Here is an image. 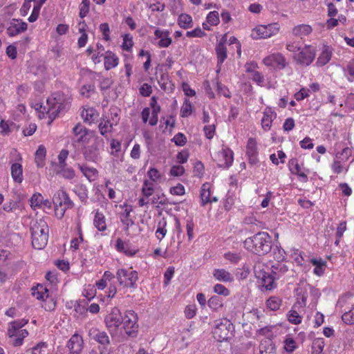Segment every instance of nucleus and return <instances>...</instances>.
I'll return each mask as SVG.
<instances>
[{"instance_id":"nucleus-38","label":"nucleus","mask_w":354,"mask_h":354,"mask_svg":"<svg viewBox=\"0 0 354 354\" xmlns=\"http://www.w3.org/2000/svg\"><path fill=\"white\" fill-rule=\"evenodd\" d=\"M158 84L160 85V88L164 90L165 91H169L170 89H172L173 84H171V82L169 80V75L167 73H162L160 78L158 80Z\"/></svg>"},{"instance_id":"nucleus-16","label":"nucleus","mask_w":354,"mask_h":354,"mask_svg":"<svg viewBox=\"0 0 354 354\" xmlns=\"http://www.w3.org/2000/svg\"><path fill=\"white\" fill-rule=\"evenodd\" d=\"M226 35H225L219 43L216 45L215 50L217 56V70L216 72L219 73L221 67L225 59L227 58V48L225 46Z\"/></svg>"},{"instance_id":"nucleus-42","label":"nucleus","mask_w":354,"mask_h":354,"mask_svg":"<svg viewBox=\"0 0 354 354\" xmlns=\"http://www.w3.org/2000/svg\"><path fill=\"white\" fill-rule=\"evenodd\" d=\"M167 221L165 218H162L158 223V227L156 231V236L158 239L161 241L167 234Z\"/></svg>"},{"instance_id":"nucleus-7","label":"nucleus","mask_w":354,"mask_h":354,"mask_svg":"<svg viewBox=\"0 0 354 354\" xmlns=\"http://www.w3.org/2000/svg\"><path fill=\"white\" fill-rule=\"evenodd\" d=\"M116 277L120 285L125 288H134L138 279V274L135 270L121 268L118 270Z\"/></svg>"},{"instance_id":"nucleus-26","label":"nucleus","mask_w":354,"mask_h":354,"mask_svg":"<svg viewBox=\"0 0 354 354\" xmlns=\"http://www.w3.org/2000/svg\"><path fill=\"white\" fill-rule=\"evenodd\" d=\"M210 185L207 183H204L201 189V205L204 206L208 203L216 202L218 201L216 196L211 198Z\"/></svg>"},{"instance_id":"nucleus-52","label":"nucleus","mask_w":354,"mask_h":354,"mask_svg":"<svg viewBox=\"0 0 354 354\" xmlns=\"http://www.w3.org/2000/svg\"><path fill=\"white\" fill-rule=\"evenodd\" d=\"M133 46V37L129 34H126L123 37V43L122 48L123 50L129 51Z\"/></svg>"},{"instance_id":"nucleus-36","label":"nucleus","mask_w":354,"mask_h":354,"mask_svg":"<svg viewBox=\"0 0 354 354\" xmlns=\"http://www.w3.org/2000/svg\"><path fill=\"white\" fill-rule=\"evenodd\" d=\"M178 24L184 29L192 28L193 26L192 17L185 13L181 14L178 17Z\"/></svg>"},{"instance_id":"nucleus-40","label":"nucleus","mask_w":354,"mask_h":354,"mask_svg":"<svg viewBox=\"0 0 354 354\" xmlns=\"http://www.w3.org/2000/svg\"><path fill=\"white\" fill-rule=\"evenodd\" d=\"M28 332L26 329L15 333L13 336H9L12 339V344L15 346H20L23 344L24 339L27 337Z\"/></svg>"},{"instance_id":"nucleus-19","label":"nucleus","mask_w":354,"mask_h":354,"mask_svg":"<svg viewBox=\"0 0 354 354\" xmlns=\"http://www.w3.org/2000/svg\"><path fill=\"white\" fill-rule=\"evenodd\" d=\"M73 133L78 143H87L89 140V130L81 123H77L73 129Z\"/></svg>"},{"instance_id":"nucleus-62","label":"nucleus","mask_w":354,"mask_h":354,"mask_svg":"<svg viewBox=\"0 0 354 354\" xmlns=\"http://www.w3.org/2000/svg\"><path fill=\"white\" fill-rule=\"evenodd\" d=\"M214 291L215 293L220 295L228 296L230 295V290L220 283H217L214 286Z\"/></svg>"},{"instance_id":"nucleus-45","label":"nucleus","mask_w":354,"mask_h":354,"mask_svg":"<svg viewBox=\"0 0 354 354\" xmlns=\"http://www.w3.org/2000/svg\"><path fill=\"white\" fill-rule=\"evenodd\" d=\"M113 124L109 120L103 119L99 124V129L101 135L105 136L107 133L111 132L113 129Z\"/></svg>"},{"instance_id":"nucleus-61","label":"nucleus","mask_w":354,"mask_h":354,"mask_svg":"<svg viewBox=\"0 0 354 354\" xmlns=\"http://www.w3.org/2000/svg\"><path fill=\"white\" fill-rule=\"evenodd\" d=\"M100 30L102 32L103 35V39L105 41L110 40V28L109 25L107 23H102L100 25Z\"/></svg>"},{"instance_id":"nucleus-27","label":"nucleus","mask_w":354,"mask_h":354,"mask_svg":"<svg viewBox=\"0 0 354 354\" xmlns=\"http://www.w3.org/2000/svg\"><path fill=\"white\" fill-rule=\"evenodd\" d=\"M214 277L221 282H232L234 281L233 275L228 271L223 268H217L213 271Z\"/></svg>"},{"instance_id":"nucleus-8","label":"nucleus","mask_w":354,"mask_h":354,"mask_svg":"<svg viewBox=\"0 0 354 354\" xmlns=\"http://www.w3.org/2000/svg\"><path fill=\"white\" fill-rule=\"evenodd\" d=\"M232 324L230 320L223 319L219 320L215 325L212 333L214 339L218 342H223L230 337Z\"/></svg>"},{"instance_id":"nucleus-5","label":"nucleus","mask_w":354,"mask_h":354,"mask_svg":"<svg viewBox=\"0 0 354 354\" xmlns=\"http://www.w3.org/2000/svg\"><path fill=\"white\" fill-rule=\"evenodd\" d=\"M53 203L55 206V215L59 219L64 216L66 209L74 207V203L64 189L55 192L53 197Z\"/></svg>"},{"instance_id":"nucleus-63","label":"nucleus","mask_w":354,"mask_h":354,"mask_svg":"<svg viewBox=\"0 0 354 354\" xmlns=\"http://www.w3.org/2000/svg\"><path fill=\"white\" fill-rule=\"evenodd\" d=\"M170 193L172 195L182 196L185 194V187L182 184L178 183L176 186L170 188Z\"/></svg>"},{"instance_id":"nucleus-55","label":"nucleus","mask_w":354,"mask_h":354,"mask_svg":"<svg viewBox=\"0 0 354 354\" xmlns=\"http://www.w3.org/2000/svg\"><path fill=\"white\" fill-rule=\"evenodd\" d=\"M216 91L218 93L221 95H223L227 98L231 97V93L227 88V87L221 84L220 82H218V80L216 81Z\"/></svg>"},{"instance_id":"nucleus-3","label":"nucleus","mask_w":354,"mask_h":354,"mask_svg":"<svg viewBox=\"0 0 354 354\" xmlns=\"http://www.w3.org/2000/svg\"><path fill=\"white\" fill-rule=\"evenodd\" d=\"M32 245L37 250L43 249L48 243L49 227L43 219H35L30 222Z\"/></svg>"},{"instance_id":"nucleus-64","label":"nucleus","mask_w":354,"mask_h":354,"mask_svg":"<svg viewBox=\"0 0 354 354\" xmlns=\"http://www.w3.org/2000/svg\"><path fill=\"white\" fill-rule=\"evenodd\" d=\"M215 129L216 127L214 124L212 125H207L205 126L203 128V131L205 133V135L207 139H212L215 133Z\"/></svg>"},{"instance_id":"nucleus-20","label":"nucleus","mask_w":354,"mask_h":354,"mask_svg":"<svg viewBox=\"0 0 354 354\" xmlns=\"http://www.w3.org/2000/svg\"><path fill=\"white\" fill-rule=\"evenodd\" d=\"M88 335L92 339L104 346L110 344L109 337L104 331H101L96 328H92L88 331Z\"/></svg>"},{"instance_id":"nucleus-10","label":"nucleus","mask_w":354,"mask_h":354,"mask_svg":"<svg viewBox=\"0 0 354 354\" xmlns=\"http://www.w3.org/2000/svg\"><path fill=\"white\" fill-rule=\"evenodd\" d=\"M308 292L302 288H297L295 290V301L293 304L292 310H297L307 307L308 308H313L315 304L307 305Z\"/></svg>"},{"instance_id":"nucleus-33","label":"nucleus","mask_w":354,"mask_h":354,"mask_svg":"<svg viewBox=\"0 0 354 354\" xmlns=\"http://www.w3.org/2000/svg\"><path fill=\"white\" fill-rule=\"evenodd\" d=\"M115 248L118 252H123L129 257L133 256L137 252L135 249H131L130 245L128 243H124L120 238L116 241Z\"/></svg>"},{"instance_id":"nucleus-13","label":"nucleus","mask_w":354,"mask_h":354,"mask_svg":"<svg viewBox=\"0 0 354 354\" xmlns=\"http://www.w3.org/2000/svg\"><path fill=\"white\" fill-rule=\"evenodd\" d=\"M100 140L96 139L91 145L85 147L82 153L86 160L89 162H97L100 157L99 149Z\"/></svg>"},{"instance_id":"nucleus-46","label":"nucleus","mask_w":354,"mask_h":354,"mask_svg":"<svg viewBox=\"0 0 354 354\" xmlns=\"http://www.w3.org/2000/svg\"><path fill=\"white\" fill-rule=\"evenodd\" d=\"M154 191V185L153 183L150 182L148 180H145L143 183V186L142 188V194L146 197L151 196Z\"/></svg>"},{"instance_id":"nucleus-54","label":"nucleus","mask_w":354,"mask_h":354,"mask_svg":"<svg viewBox=\"0 0 354 354\" xmlns=\"http://www.w3.org/2000/svg\"><path fill=\"white\" fill-rule=\"evenodd\" d=\"M296 342L290 337L284 340V348L287 352H293L297 348Z\"/></svg>"},{"instance_id":"nucleus-48","label":"nucleus","mask_w":354,"mask_h":354,"mask_svg":"<svg viewBox=\"0 0 354 354\" xmlns=\"http://www.w3.org/2000/svg\"><path fill=\"white\" fill-rule=\"evenodd\" d=\"M352 154V149L349 147H345L342 149L341 152H338L335 155V158L337 159H339V160L342 162L347 161L349 157Z\"/></svg>"},{"instance_id":"nucleus-41","label":"nucleus","mask_w":354,"mask_h":354,"mask_svg":"<svg viewBox=\"0 0 354 354\" xmlns=\"http://www.w3.org/2000/svg\"><path fill=\"white\" fill-rule=\"evenodd\" d=\"M324 346L325 342L323 338H317L314 339L312 344L311 354H324L323 353Z\"/></svg>"},{"instance_id":"nucleus-50","label":"nucleus","mask_w":354,"mask_h":354,"mask_svg":"<svg viewBox=\"0 0 354 354\" xmlns=\"http://www.w3.org/2000/svg\"><path fill=\"white\" fill-rule=\"evenodd\" d=\"M60 170L57 172L58 174H60L62 177H64L66 179H72L75 176V171L73 168H66L64 167H59Z\"/></svg>"},{"instance_id":"nucleus-6","label":"nucleus","mask_w":354,"mask_h":354,"mask_svg":"<svg viewBox=\"0 0 354 354\" xmlns=\"http://www.w3.org/2000/svg\"><path fill=\"white\" fill-rule=\"evenodd\" d=\"M137 316L134 311H123L121 322L122 328L129 337H136L138 334Z\"/></svg>"},{"instance_id":"nucleus-9","label":"nucleus","mask_w":354,"mask_h":354,"mask_svg":"<svg viewBox=\"0 0 354 354\" xmlns=\"http://www.w3.org/2000/svg\"><path fill=\"white\" fill-rule=\"evenodd\" d=\"M316 56L315 48L310 45H305L298 53L294 55V59L297 64L308 66L314 61Z\"/></svg>"},{"instance_id":"nucleus-14","label":"nucleus","mask_w":354,"mask_h":354,"mask_svg":"<svg viewBox=\"0 0 354 354\" xmlns=\"http://www.w3.org/2000/svg\"><path fill=\"white\" fill-rule=\"evenodd\" d=\"M263 62L266 66L276 67L279 69H283L286 66V59L281 53L272 54L265 57Z\"/></svg>"},{"instance_id":"nucleus-21","label":"nucleus","mask_w":354,"mask_h":354,"mask_svg":"<svg viewBox=\"0 0 354 354\" xmlns=\"http://www.w3.org/2000/svg\"><path fill=\"white\" fill-rule=\"evenodd\" d=\"M218 166L223 168L230 167L233 162V152L230 149H223L218 153Z\"/></svg>"},{"instance_id":"nucleus-35","label":"nucleus","mask_w":354,"mask_h":354,"mask_svg":"<svg viewBox=\"0 0 354 354\" xmlns=\"http://www.w3.org/2000/svg\"><path fill=\"white\" fill-rule=\"evenodd\" d=\"M28 323V320L22 319L11 322L8 329V335L13 336L15 333L22 330L21 328Z\"/></svg>"},{"instance_id":"nucleus-23","label":"nucleus","mask_w":354,"mask_h":354,"mask_svg":"<svg viewBox=\"0 0 354 354\" xmlns=\"http://www.w3.org/2000/svg\"><path fill=\"white\" fill-rule=\"evenodd\" d=\"M276 117L277 113L270 107H267L263 111V116L261 119L262 129L264 131H269Z\"/></svg>"},{"instance_id":"nucleus-53","label":"nucleus","mask_w":354,"mask_h":354,"mask_svg":"<svg viewBox=\"0 0 354 354\" xmlns=\"http://www.w3.org/2000/svg\"><path fill=\"white\" fill-rule=\"evenodd\" d=\"M207 22L212 26H216L219 23V15L217 11H212L207 16Z\"/></svg>"},{"instance_id":"nucleus-37","label":"nucleus","mask_w":354,"mask_h":354,"mask_svg":"<svg viewBox=\"0 0 354 354\" xmlns=\"http://www.w3.org/2000/svg\"><path fill=\"white\" fill-rule=\"evenodd\" d=\"M46 154V150L44 145H39L35 152V160L39 167H42L44 165V159Z\"/></svg>"},{"instance_id":"nucleus-44","label":"nucleus","mask_w":354,"mask_h":354,"mask_svg":"<svg viewBox=\"0 0 354 354\" xmlns=\"http://www.w3.org/2000/svg\"><path fill=\"white\" fill-rule=\"evenodd\" d=\"M281 304V299L277 297H270L266 301L268 310H279Z\"/></svg>"},{"instance_id":"nucleus-59","label":"nucleus","mask_w":354,"mask_h":354,"mask_svg":"<svg viewBox=\"0 0 354 354\" xmlns=\"http://www.w3.org/2000/svg\"><path fill=\"white\" fill-rule=\"evenodd\" d=\"M206 35V33L201 28H196L191 31L186 32L187 37H203Z\"/></svg>"},{"instance_id":"nucleus-47","label":"nucleus","mask_w":354,"mask_h":354,"mask_svg":"<svg viewBox=\"0 0 354 354\" xmlns=\"http://www.w3.org/2000/svg\"><path fill=\"white\" fill-rule=\"evenodd\" d=\"M208 306L212 310H217L223 306L221 299L217 295L212 296L208 300Z\"/></svg>"},{"instance_id":"nucleus-29","label":"nucleus","mask_w":354,"mask_h":354,"mask_svg":"<svg viewBox=\"0 0 354 354\" xmlns=\"http://www.w3.org/2000/svg\"><path fill=\"white\" fill-rule=\"evenodd\" d=\"M32 296L35 297L38 300L46 301L48 299V290L46 287L41 284H37L31 288Z\"/></svg>"},{"instance_id":"nucleus-32","label":"nucleus","mask_w":354,"mask_h":354,"mask_svg":"<svg viewBox=\"0 0 354 354\" xmlns=\"http://www.w3.org/2000/svg\"><path fill=\"white\" fill-rule=\"evenodd\" d=\"M10 170L14 182L21 183L24 180L22 165L20 163L15 162L12 164Z\"/></svg>"},{"instance_id":"nucleus-58","label":"nucleus","mask_w":354,"mask_h":354,"mask_svg":"<svg viewBox=\"0 0 354 354\" xmlns=\"http://www.w3.org/2000/svg\"><path fill=\"white\" fill-rule=\"evenodd\" d=\"M172 141L174 142L177 146H184L187 142V138L183 133H178L174 136Z\"/></svg>"},{"instance_id":"nucleus-51","label":"nucleus","mask_w":354,"mask_h":354,"mask_svg":"<svg viewBox=\"0 0 354 354\" xmlns=\"http://www.w3.org/2000/svg\"><path fill=\"white\" fill-rule=\"evenodd\" d=\"M192 104L186 100L180 109V115L183 118L188 117L192 114Z\"/></svg>"},{"instance_id":"nucleus-24","label":"nucleus","mask_w":354,"mask_h":354,"mask_svg":"<svg viewBox=\"0 0 354 354\" xmlns=\"http://www.w3.org/2000/svg\"><path fill=\"white\" fill-rule=\"evenodd\" d=\"M154 35L156 39H160L158 44L160 48H167L171 44L172 39L169 37L170 32L169 30H161L157 28L154 32Z\"/></svg>"},{"instance_id":"nucleus-11","label":"nucleus","mask_w":354,"mask_h":354,"mask_svg":"<svg viewBox=\"0 0 354 354\" xmlns=\"http://www.w3.org/2000/svg\"><path fill=\"white\" fill-rule=\"evenodd\" d=\"M279 25L277 23L268 25H261L255 28V31L259 38H268L278 33Z\"/></svg>"},{"instance_id":"nucleus-31","label":"nucleus","mask_w":354,"mask_h":354,"mask_svg":"<svg viewBox=\"0 0 354 354\" xmlns=\"http://www.w3.org/2000/svg\"><path fill=\"white\" fill-rule=\"evenodd\" d=\"M119 62L118 57L113 52L108 50L104 55V68L109 71L118 66Z\"/></svg>"},{"instance_id":"nucleus-43","label":"nucleus","mask_w":354,"mask_h":354,"mask_svg":"<svg viewBox=\"0 0 354 354\" xmlns=\"http://www.w3.org/2000/svg\"><path fill=\"white\" fill-rule=\"evenodd\" d=\"M78 167L80 171L82 172V174L89 181L93 180L92 178L96 176L98 173L97 170L95 168L88 167L80 165H79Z\"/></svg>"},{"instance_id":"nucleus-49","label":"nucleus","mask_w":354,"mask_h":354,"mask_svg":"<svg viewBox=\"0 0 354 354\" xmlns=\"http://www.w3.org/2000/svg\"><path fill=\"white\" fill-rule=\"evenodd\" d=\"M90 9V0H82L80 5L79 15L82 19H84L89 12Z\"/></svg>"},{"instance_id":"nucleus-2","label":"nucleus","mask_w":354,"mask_h":354,"mask_svg":"<svg viewBox=\"0 0 354 354\" xmlns=\"http://www.w3.org/2000/svg\"><path fill=\"white\" fill-rule=\"evenodd\" d=\"M272 237L266 232H259L243 241L244 248L259 256L265 255L272 249Z\"/></svg>"},{"instance_id":"nucleus-34","label":"nucleus","mask_w":354,"mask_h":354,"mask_svg":"<svg viewBox=\"0 0 354 354\" xmlns=\"http://www.w3.org/2000/svg\"><path fill=\"white\" fill-rule=\"evenodd\" d=\"M99 113L94 108L84 109L82 111V117L84 121L91 124L98 117Z\"/></svg>"},{"instance_id":"nucleus-60","label":"nucleus","mask_w":354,"mask_h":354,"mask_svg":"<svg viewBox=\"0 0 354 354\" xmlns=\"http://www.w3.org/2000/svg\"><path fill=\"white\" fill-rule=\"evenodd\" d=\"M342 319L346 324H354V311H345Z\"/></svg>"},{"instance_id":"nucleus-56","label":"nucleus","mask_w":354,"mask_h":354,"mask_svg":"<svg viewBox=\"0 0 354 354\" xmlns=\"http://www.w3.org/2000/svg\"><path fill=\"white\" fill-rule=\"evenodd\" d=\"M47 348L45 342H40L30 349L31 354H44Z\"/></svg>"},{"instance_id":"nucleus-57","label":"nucleus","mask_w":354,"mask_h":354,"mask_svg":"<svg viewBox=\"0 0 354 354\" xmlns=\"http://www.w3.org/2000/svg\"><path fill=\"white\" fill-rule=\"evenodd\" d=\"M288 321L294 324H300L301 322V317L299 315L297 311H290L287 315Z\"/></svg>"},{"instance_id":"nucleus-15","label":"nucleus","mask_w":354,"mask_h":354,"mask_svg":"<svg viewBox=\"0 0 354 354\" xmlns=\"http://www.w3.org/2000/svg\"><path fill=\"white\" fill-rule=\"evenodd\" d=\"M28 25L21 19H12L6 31L10 37L16 36L27 30Z\"/></svg>"},{"instance_id":"nucleus-28","label":"nucleus","mask_w":354,"mask_h":354,"mask_svg":"<svg viewBox=\"0 0 354 354\" xmlns=\"http://www.w3.org/2000/svg\"><path fill=\"white\" fill-rule=\"evenodd\" d=\"M313 32L312 27L308 24H299L292 29V33L295 37L303 38L309 35Z\"/></svg>"},{"instance_id":"nucleus-30","label":"nucleus","mask_w":354,"mask_h":354,"mask_svg":"<svg viewBox=\"0 0 354 354\" xmlns=\"http://www.w3.org/2000/svg\"><path fill=\"white\" fill-rule=\"evenodd\" d=\"M73 192L78 196L83 204L86 205L87 203L88 191L85 185L81 183L75 185Z\"/></svg>"},{"instance_id":"nucleus-39","label":"nucleus","mask_w":354,"mask_h":354,"mask_svg":"<svg viewBox=\"0 0 354 354\" xmlns=\"http://www.w3.org/2000/svg\"><path fill=\"white\" fill-rule=\"evenodd\" d=\"M93 223L95 227L101 232L106 230V225L105 222V217L103 214L97 212L95 215Z\"/></svg>"},{"instance_id":"nucleus-25","label":"nucleus","mask_w":354,"mask_h":354,"mask_svg":"<svg viewBox=\"0 0 354 354\" xmlns=\"http://www.w3.org/2000/svg\"><path fill=\"white\" fill-rule=\"evenodd\" d=\"M333 55V48L327 45H324L322 51L319 55L316 65L317 66H323L328 64L331 59Z\"/></svg>"},{"instance_id":"nucleus-18","label":"nucleus","mask_w":354,"mask_h":354,"mask_svg":"<svg viewBox=\"0 0 354 354\" xmlns=\"http://www.w3.org/2000/svg\"><path fill=\"white\" fill-rule=\"evenodd\" d=\"M246 154L248 157L249 163L255 165L259 162L257 141L253 138H250L246 145Z\"/></svg>"},{"instance_id":"nucleus-12","label":"nucleus","mask_w":354,"mask_h":354,"mask_svg":"<svg viewBox=\"0 0 354 354\" xmlns=\"http://www.w3.org/2000/svg\"><path fill=\"white\" fill-rule=\"evenodd\" d=\"M122 313L121 311H111L105 319V324L109 330L112 332L121 326Z\"/></svg>"},{"instance_id":"nucleus-4","label":"nucleus","mask_w":354,"mask_h":354,"mask_svg":"<svg viewBox=\"0 0 354 354\" xmlns=\"http://www.w3.org/2000/svg\"><path fill=\"white\" fill-rule=\"evenodd\" d=\"M288 266L280 261L273 263L270 271L264 272L261 277L262 285L266 290H272L277 286L276 281L284 280L288 272Z\"/></svg>"},{"instance_id":"nucleus-22","label":"nucleus","mask_w":354,"mask_h":354,"mask_svg":"<svg viewBox=\"0 0 354 354\" xmlns=\"http://www.w3.org/2000/svg\"><path fill=\"white\" fill-rule=\"evenodd\" d=\"M288 167L290 172L292 174L298 176L299 180L303 183H306L308 180L307 174L302 171L301 167L298 163L296 158H292L289 160Z\"/></svg>"},{"instance_id":"nucleus-17","label":"nucleus","mask_w":354,"mask_h":354,"mask_svg":"<svg viewBox=\"0 0 354 354\" xmlns=\"http://www.w3.org/2000/svg\"><path fill=\"white\" fill-rule=\"evenodd\" d=\"M84 341L81 335L75 333L67 342L66 347L68 351L73 354H81Z\"/></svg>"},{"instance_id":"nucleus-1","label":"nucleus","mask_w":354,"mask_h":354,"mask_svg":"<svg viewBox=\"0 0 354 354\" xmlns=\"http://www.w3.org/2000/svg\"><path fill=\"white\" fill-rule=\"evenodd\" d=\"M69 104V98L63 93L57 92L47 99L46 106L39 105V108H36V111L39 113V118H44L45 115H48L50 120L48 124H50L59 113L68 106Z\"/></svg>"}]
</instances>
